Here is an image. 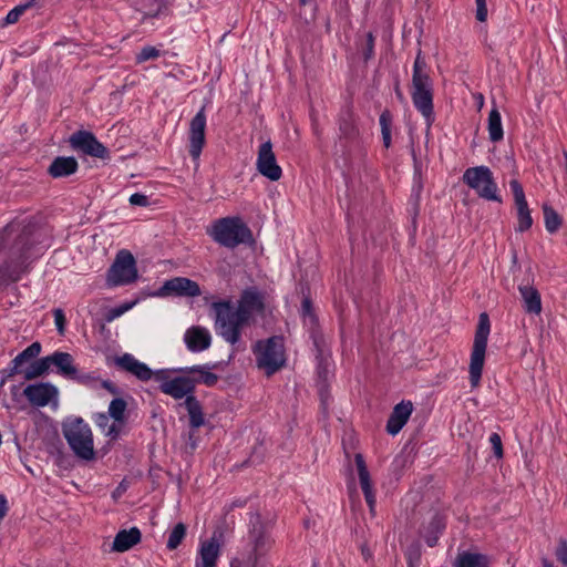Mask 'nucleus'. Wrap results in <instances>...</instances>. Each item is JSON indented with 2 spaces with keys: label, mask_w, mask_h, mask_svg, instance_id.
<instances>
[{
  "label": "nucleus",
  "mask_w": 567,
  "mask_h": 567,
  "mask_svg": "<svg viewBox=\"0 0 567 567\" xmlns=\"http://www.w3.org/2000/svg\"><path fill=\"white\" fill-rule=\"evenodd\" d=\"M463 181L471 188L475 189L480 197L487 200H498L497 186L488 167L476 166L467 168L463 175Z\"/></svg>",
  "instance_id": "nucleus-8"
},
{
  "label": "nucleus",
  "mask_w": 567,
  "mask_h": 567,
  "mask_svg": "<svg viewBox=\"0 0 567 567\" xmlns=\"http://www.w3.org/2000/svg\"><path fill=\"white\" fill-rule=\"evenodd\" d=\"M94 421L104 435L110 437V440H116L123 430V425L118 421H111V416L106 413L96 414Z\"/></svg>",
  "instance_id": "nucleus-26"
},
{
  "label": "nucleus",
  "mask_w": 567,
  "mask_h": 567,
  "mask_svg": "<svg viewBox=\"0 0 567 567\" xmlns=\"http://www.w3.org/2000/svg\"><path fill=\"white\" fill-rule=\"evenodd\" d=\"M137 278L138 271L134 256L126 249L120 250L107 270V286H126L136 281Z\"/></svg>",
  "instance_id": "nucleus-7"
},
{
  "label": "nucleus",
  "mask_w": 567,
  "mask_h": 567,
  "mask_svg": "<svg viewBox=\"0 0 567 567\" xmlns=\"http://www.w3.org/2000/svg\"><path fill=\"white\" fill-rule=\"evenodd\" d=\"M7 499L4 496L0 495V519H2L7 514Z\"/></svg>",
  "instance_id": "nucleus-56"
},
{
  "label": "nucleus",
  "mask_w": 567,
  "mask_h": 567,
  "mask_svg": "<svg viewBox=\"0 0 567 567\" xmlns=\"http://www.w3.org/2000/svg\"><path fill=\"white\" fill-rule=\"evenodd\" d=\"M45 248V245H42L41 247H39V250H42Z\"/></svg>",
  "instance_id": "nucleus-62"
},
{
  "label": "nucleus",
  "mask_w": 567,
  "mask_h": 567,
  "mask_svg": "<svg viewBox=\"0 0 567 567\" xmlns=\"http://www.w3.org/2000/svg\"><path fill=\"white\" fill-rule=\"evenodd\" d=\"M301 313L303 318L305 324L315 326L316 324V316L312 310L311 301L308 298L302 300L301 305Z\"/></svg>",
  "instance_id": "nucleus-41"
},
{
  "label": "nucleus",
  "mask_w": 567,
  "mask_h": 567,
  "mask_svg": "<svg viewBox=\"0 0 567 567\" xmlns=\"http://www.w3.org/2000/svg\"><path fill=\"white\" fill-rule=\"evenodd\" d=\"M391 122H392V115L389 110H384L380 115V125H381V133H382V140L383 144L386 148L391 145Z\"/></svg>",
  "instance_id": "nucleus-37"
},
{
  "label": "nucleus",
  "mask_w": 567,
  "mask_h": 567,
  "mask_svg": "<svg viewBox=\"0 0 567 567\" xmlns=\"http://www.w3.org/2000/svg\"><path fill=\"white\" fill-rule=\"evenodd\" d=\"M215 312V330L226 342L237 344L241 339V329L249 322L235 308L231 300H220L212 303Z\"/></svg>",
  "instance_id": "nucleus-3"
},
{
  "label": "nucleus",
  "mask_w": 567,
  "mask_h": 567,
  "mask_svg": "<svg viewBox=\"0 0 567 567\" xmlns=\"http://www.w3.org/2000/svg\"><path fill=\"white\" fill-rule=\"evenodd\" d=\"M79 169V163L73 156L55 157L47 172L52 178H64L75 174Z\"/></svg>",
  "instance_id": "nucleus-22"
},
{
  "label": "nucleus",
  "mask_w": 567,
  "mask_h": 567,
  "mask_svg": "<svg viewBox=\"0 0 567 567\" xmlns=\"http://www.w3.org/2000/svg\"><path fill=\"white\" fill-rule=\"evenodd\" d=\"M518 291L522 297L524 310L529 315H540L542 298L538 290L534 286L520 285Z\"/></svg>",
  "instance_id": "nucleus-24"
},
{
  "label": "nucleus",
  "mask_w": 567,
  "mask_h": 567,
  "mask_svg": "<svg viewBox=\"0 0 567 567\" xmlns=\"http://www.w3.org/2000/svg\"><path fill=\"white\" fill-rule=\"evenodd\" d=\"M42 231L33 226L24 227L21 233L18 234L14 248L20 252L21 257L28 258V251L42 244Z\"/></svg>",
  "instance_id": "nucleus-19"
},
{
  "label": "nucleus",
  "mask_w": 567,
  "mask_h": 567,
  "mask_svg": "<svg viewBox=\"0 0 567 567\" xmlns=\"http://www.w3.org/2000/svg\"><path fill=\"white\" fill-rule=\"evenodd\" d=\"M542 565L543 567H555L554 564L546 558L542 560Z\"/></svg>",
  "instance_id": "nucleus-58"
},
{
  "label": "nucleus",
  "mask_w": 567,
  "mask_h": 567,
  "mask_svg": "<svg viewBox=\"0 0 567 567\" xmlns=\"http://www.w3.org/2000/svg\"><path fill=\"white\" fill-rule=\"evenodd\" d=\"M185 535L186 526L183 523L176 524L168 535L167 548L171 550L176 549L183 542Z\"/></svg>",
  "instance_id": "nucleus-36"
},
{
  "label": "nucleus",
  "mask_w": 567,
  "mask_h": 567,
  "mask_svg": "<svg viewBox=\"0 0 567 567\" xmlns=\"http://www.w3.org/2000/svg\"><path fill=\"white\" fill-rule=\"evenodd\" d=\"M206 115L205 106L192 118L189 124V154L194 161L200 156L205 145Z\"/></svg>",
  "instance_id": "nucleus-13"
},
{
  "label": "nucleus",
  "mask_w": 567,
  "mask_h": 567,
  "mask_svg": "<svg viewBox=\"0 0 567 567\" xmlns=\"http://www.w3.org/2000/svg\"><path fill=\"white\" fill-rule=\"evenodd\" d=\"M22 393L33 406L58 405L59 390L52 383L39 382L29 384L22 390Z\"/></svg>",
  "instance_id": "nucleus-10"
},
{
  "label": "nucleus",
  "mask_w": 567,
  "mask_h": 567,
  "mask_svg": "<svg viewBox=\"0 0 567 567\" xmlns=\"http://www.w3.org/2000/svg\"><path fill=\"white\" fill-rule=\"evenodd\" d=\"M125 410L126 402L121 398H116L111 401L107 415H110L113 420L118 421L124 426Z\"/></svg>",
  "instance_id": "nucleus-35"
},
{
  "label": "nucleus",
  "mask_w": 567,
  "mask_h": 567,
  "mask_svg": "<svg viewBox=\"0 0 567 567\" xmlns=\"http://www.w3.org/2000/svg\"><path fill=\"white\" fill-rule=\"evenodd\" d=\"M16 233H18V228L14 225H8L3 230L7 238L12 237Z\"/></svg>",
  "instance_id": "nucleus-57"
},
{
  "label": "nucleus",
  "mask_w": 567,
  "mask_h": 567,
  "mask_svg": "<svg viewBox=\"0 0 567 567\" xmlns=\"http://www.w3.org/2000/svg\"><path fill=\"white\" fill-rule=\"evenodd\" d=\"M395 93L400 100H403V94L401 93L399 85L395 86Z\"/></svg>",
  "instance_id": "nucleus-59"
},
{
  "label": "nucleus",
  "mask_w": 567,
  "mask_h": 567,
  "mask_svg": "<svg viewBox=\"0 0 567 567\" xmlns=\"http://www.w3.org/2000/svg\"><path fill=\"white\" fill-rule=\"evenodd\" d=\"M339 130L343 137L352 140L358 135L354 114L351 107L342 111L340 116Z\"/></svg>",
  "instance_id": "nucleus-29"
},
{
  "label": "nucleus",
  "mask_w": 567,
  "mask_h": 567,
  "mask_svg": "<svg viewBox=\"0 0 567 567\" xmlns=\"http://www.w3.org/2000/svg\"><path fill=\"white\" fill-rule=\"evenodd\" d=\"M115 365L140 381L146 382L153 379V370L144 362L138 361L133 354L124 353L114 359Z\"/></svg>",
  "instance_id": "nucleus-14"
},
{
  "label": "nucleus",
  "mask_w": 567,
  "mask_h": 567,
  "mask_svg": "<svg viewBox=\"0 0 567 567\" xmlns=\"http://www.w3.org/2000/svg\"><path fill=\"white\" fill-rule=\"evenodd\" d=\"M488 558L483 554L462 551L457 555L454 567H487Z\"/></svg>",
  "instance_id": "nucleus-28"
},
{
  "label": "nucleus",
  "mask_w": 567,
  "mask_h": 567,
  "mask_svg": "<svg viewBox=\"0 0 567 567\" xmlns=\"http://www.w3.org/2000/svg\"><path fill=\"white\" fill-rule=\"evenodd\" d=\"M50 367L53 365L56 372L65 379L76 377V367L73 357L68 352L55 351L48 355Z\"/></svg>",
  "instance_id": "nucleus-23"
},
{
  "label": "nucleus",
  "mask_w": 567,
  "mask_h": 567,
  "mask_svg": "<svg viewBox=\"0 0 567 567\" xmlns=\"http://www.w3.org/2000/svg\"><path fill=\"white\" fill-rule=\"evenodd\" d=\"M62 433L74 455L83 461L95 460L94 440L90 425L80 416H70L62 423Z\"/></svg>",
  "instance_id": "nucleus-2"
},
{
  "label": "nucleus",
  "mask_w": 567,
  "mask_h": 567,
  "mask_svg": "<svg viewBox=\"0 0 567 567\" xmlns=\"http://www.w3.org/2000/svg\"><path fill=\"white\" fill-rule=\"evenodd\" d=\"M518 225L517 230L518 231H525L530 228L533 225L532 215H518Z\"/></svg>",
  "instance_id": "nucleus-53"
},
{
  "label": "nucleus",
  "mask_w": 567,
  "mask_h": 567,
  "mask_svg": "<svg viewBox=\"0 0 567 567\" xmlns=\"http://www.w3.org/2000/svg\"><path fill=\"white\" fill-rule=\"evenodd\" d=\"M171 371L163 369L153 371V378L159 382V385H163L165 382L172 381L173 378L169 377Z\"/></svg>",
  "instance_id": "nucleus-52"
},
{
  "label": "nucleus",
  "mask_w": 567,
  "mask_h": 567,
  "mask_svg": "<svg viewBox=\"0 0 567 567\" xmlns=\"http://www.w3.org/2000/svg\"><path fill=\"white\" fill-rule=\"evenodd\" d=\"M22 365L23 363L20 362L17 358H14L11 362H10V365L7 368V369H3L1 371V381H0V386H3L4 383L12 377H14L16 374H19V373H22L23 374V371L24 369H22Z\"/></svg>",
  "instance_id": "nucleus-39"
},
{
  "label": "nucleus",
  "mask_w": 567,
  "mask_h": 567,
  "mask_svg": "<svg viewBox=\"0 0 567 567\" xmlns=\"http://www.w3.org/2000/svg\"><path fill=\"white\" fill-rule=\"evenodd\" d=\"M301 4H306L308 0H299Z\"/></svg>",
  "instance_id": "nucleus-61"
},
{
  "label": "nucleus",
  "mask_w": 567,
  "mask_h": 567,
  "mask_svg": "<svg viewBox=\"0 0 567 567\" xmlns=\"http://www.w3.org/2000/svg\"><path fill=\"white\" fill-rule=\"evenodd\" d=\"M69 144L74 151L82 152L92 157L101 159L110 157L109 150L90 131L80 130L74 132L69 137Z\"/></svg>",
  "instance_id": "nucleus-9"
},
{
  "label": "nucleus",
  "mask_w": 567,
  "mask_h": 567,
  "mask_svg": "<svg viewBox=\"0 0 567 567\" xmlns=\"http://www.w3.org/2000/svg\"><path fill=\"white\" fill-rule=\"evenodd\" d=\"M163 393L171 395L174 399H183L193 396L195 390V381L188 377H175L169 382L159 385Z\"/></svg>",
  "instance_id": "nucleus-18"
},
{
  "label": "nucleus",
  "mask_w": 567,
  "mask_h": 567,
  "mask_svg": "<svg viewBox=\"0 0 567 567\" xmlns=\"http://www.w3.org/2000/svg\"><path fill=\"white\" fill-rule=\"evenodd\" d=\"M184 341L192 352H202L210 347L212 336L204 327H190L186 330Z\"/></svg>",
  "instance_id": "nucleus-20"
},
{
  "label": "nucleus",
  "mask_w": 567,
  "mask_h": 567,
  "mask_svg": "<svg viewBox=\"0 0 567 567\" xmlns=\"http://www.w3.org/2000/svg\"><path fill=\"white\" fill-rule=\"evenodd\" d=\"M412 101L416 110L425 117L430 126L434 121L433 83L427 72V64L419 50L413 64Z\"/></svg>",
  "instance_id": "nucleus-1"
},
{
  "label": "nucleus",
  "mask_w": 567,
  "mask_h": 567,
  "mask_svg": "<svg viewBox=\"0 0 567 567\" xmlns=\"http://www.w3.org/2000/svg\"><path fill=\"white\" fill-rule=\"evenodd\" d=\"M212 239L226 248H235L252 241V234L238 216H226L216 219L208 228Z\"/></svg>",
  "instance_id": "nucleus-4"
},
{
  "label": "nucleus",
  "mask_w": 567,
  "mask_h": 567,
  "mask_svg": "<svg viewBox=\"0 0 567 567\" xmlns=\"http://www.w3.org/2000/svg\"><path fill=\"white\" fill-rule=\"evenodd\" d=\"M373 48H374V37L371 32L368 33L367 35V44H365V49L363 51V56H364V60L368 61L372 58L373 55Z\"/></svg>",
  "instance_id": "nucleus-50"
},
{
  "label": "nucleus",
  "mask_w": 567,
  "mask_h": 567,
  "mask_svg": "<svg viewBox=\"0 0 567 567\" xmlns=\"http://www.w3.org/2000/svg\"><path fill=\"white\" fill-rule=\"evenodd\" d=\"M509 187L513 194L517 213H530L528 209L527 200L522 184L517 179H512L509 182Z\"/></svg>",
  "instance_id": "nucleus-33"
},
{
  "label": "nucleus",
  "mask_w": 567,
  "mask_h": 567,
  "mask_svg": "<svg viewBox=\"0 0 567 567\" xmlns=\"http://www.w3.org/2000/svg\"><path fill=\"white\" fill-rule=\"evenodd\" d=\"M136 302L137 301L125 302L120 305L118 307L111 309L106 316V320L113 321L114 319L121 317L126 311L131 310L136 305Z\"/></svg>",
  "instance_id": "nucleus-43"
},
{
  "label": "nucleus",
  "mask_w": 567,
  "mask_h": 567,
  "mask_svg": "<svg viewBox=\"0 0 567 567\" xmlns=\"http://www.w3.org/2000/svg\"><path fill=\"white\" fill-rule=\"evenodd\" d=\"M71 380H74V381L79 382L80 384H83L86 386H93L97 382L99 379L96 377H94L93 374H89V373L80 374L76 371V377H72Z\"/></svg>",
  "instance_id": "nucleus-47"
},
{
  "label": "nucleus",
  "mask_w": 567,
  "mask_h": 567,
  "mask_svg": "<svg viewBox=\"0 0 567 567\" xmlns=\"http://www.w3.org/2000/svg\"><path fill=\"white\" fill-rule=\"evenodd\" d=\"M128 200L132 205H135V206H141V207L148 206V197L146 195H143L140 193H135V194L131 195Z\"/></svg>",
  "instance_id": "nucleus-51"
},
{
  "label": "nucleus",
  "mask_w": 567,
  "mask_h": 567,
  "mask_svg": "<svg viewBox=\"0 0 567 567\" xmlns=\"http://www.w3.org/2000/svg\"><path fill=\"white\" fill-rule=\"evenodd\" d=\"M257 171L268 179L276 182L282 175L281 167L277 164L276 155L270 141L262 143L258 150L256 162Z\"/></svg>",
  "instance_id": "nucleus-12"
},
{
  "label": "nucleus",
  "mask_w": 567,
  "mask_h": 567,
  "mask_svg": "<svg viewBox=\"0 0 567 567\" xmlns=\"http://www.w3.org/2000/svg\"><path fill=\"white\" fill-rule=\"evenodd\" d=\"M142 534L137 527L120 530L113 540L112 550L124 553L141 542Z\"/></svg>",
  "instance_id": "nucleus-25"
},
{
  "label": "nucleus",
  "mask_w": 567,
  "mask_h": 567,
  "mask_svg": "<svg viewBox=\"0 0 567 567\" xmlns=\"http://www.w3.org/2000/svg\"><path fill=\"white\" fill-rule=\"evenodd\" d=\"M101 384L110 393H112V394H117L118 393V389H117V386L113 382H111L109 380H105V381H102Z\"/></svg>",
  "instance_id": "nucleus-54"
},
{
  "label": "nucleus",
  "mask_w": 567,
  "mask_h": 567,
  "mask_svg": "<svg viewBox=\"0 0 567 567\" xmlns=\"http://www.w3.org/2000/svg\"><path fill=\"white\" fill-rule=\"evenodd\" d=\"M544 213H555L551 208H549L547 205H544Z\"/></svg>",
  "instance_id": "nucleus-60"
},
{
  "label": "nucleus",
  "mask_w": 567,
  "mask_h": 567,
  "mask_svg": "<svg viewBox=\"0 0 567 567\" xmlns=\"http://www.w3.org/2000/svg\"><path fill=\"white\" fill-rule=\"evenodd\" d=\"M563 224L560 215H545V226L549 233H555Z\"/></svg>",
  "instance_id": "nucleus-45"
},
{
  "label": "nucleus",
  "mask_w": 567,
  "mask_h": 567,
  "mask_svg": "<svg viewBox=\"0 0 567 567\" xmlns=\"http://www.w3.org/2000/svg\"><path fill=\"white\" fill-rule=\"evenodd\" d=\"M489 443L493 447L494 455L497 458H502L504 453H503L502 439H501L499 434L492 433L489 436Z\"/></svg>",
  "instance_id": "nucleus-46"
},
{
  "label": "nucleus",
  "mask_w": 567,
  "mask_h": 567,
  "mask_svg": "<svg viewBox=\"0 0 567 567\" xmlns=\"http://www.w3.org/2000/svg\"><path fill=\"white\" fill-rule=\"evenodd\" d=\"M220 556V543L212 537L202 540L198 546L195 567H216Z\"/></svg>",
  "instance_id": "nucleus-17"
},
{
  "label": "nucleus",
  "mask_w": 567,
  "mask_h": 567,
  "mask_svg": "<svg viewBox=\"0 0 567 567\" xmlns=\"http://www.w3.org/2000/svg\"><path fill=\"white\" fill-rule=\"evenodd\" d=\"M555 554H556L558 561L564 567H567V539H565L563 537L558 539V545H557Z\"/></svg>",
  "instance_id": "nucleus-44"
},
{
  "label": "nucleus",
  "mask_w": 567,
  "mask_h": 567,
  "mask_svg": "<svg viewBox=\"0 0 567 567\" xmlns=\"http://www.w3.org/2000/svg\"><path fill=\"white\" fill-rule=\"evenodd\" d=\"M235 308L250 322L254 316L264 313L265 293L256 287H249L241 292Z\"/></svg>",
  "instance_id": "nucleus-11"
},
{
  "label": "nucleus",
  "mask_w": 567,
  "mask_h": 567,
  "mask_svg": "<svg viewBox=\"0 0 567 567\" xmlns=\"http://www.w3.org/2000/svg\"><path fill=\"white\" fill-rule=\"evenodd\" d=\"M491 331V322L487 313L480 315L478 324L475 331L473 348L470 360V383L472 388H477L481 382L483 367L485 362V352Z\"/></svg>",
  "instance_id": "nucleus-6"
},
{
  "label": "nucleus",
  "mask_w": 567,
  "mask_h": 567,
  "mask_svg": "<svg viewBox=\"0 0 567 567\" xmlns=\"http://www.w3.org/2000/svg\"><path fill=\"white\" fill-rule=\"evenodd\" d=\"M53 316H54V323H55L56 330L59 331L60 334H63L64 328H65V316H64L63 310L54 309Z\"/></svg>",
  "instance_id": "nucleus-48"
},
{
  "label": "nucleus",
  "mask_w": 567,
  "mask_h": 567,
  "mask_svg": "<svg viewBox=\"0 0 567 567\" xmlns=\"http://www.w3.org/2000/svg\"><path fill=\"white\" fill-rule=\"evenodd\" d=\"M161 55L159 50L155 47H144L141 52L136 55V63H143L148 60L157 59Z\"/></svg>",
  "instance_id": "nucleus-42"
},
{
  "label": "nucleus",
  "mask_w": 567,
  "mask_h": 567,
  "mask_svg": "<svg viewBox=\"0 0 567 567\" xmlns=\"http://www.w3.org/2000/svg\"><path fill=\"white\" fill-rule=\"evenodd\" d=\"M202 293L199 285L185 277L166 280L162 287V295L197 297Z\"/></svg>",
  "instance_id": "nucleus-15"
},
{
  "label": "nucleus",
  "mask_w": 567,
  "mask_h": 567,
  "mask_svg": "<svg viewBox=\"0 0 567 567\" xmlns=\"http://www.w3.org/2000/svg\"><path fill=\"white\" fill-rule=\"evenodd\" d=\"M176 371L186 373H198V378L193 379L195 381V384L203 383L207 386H213L218 381V375L213 373L210 371V367L208 365H194L189 368L177 369Z\"/></svg>",
  "instance_id": "nucleus-27"
},
{
  "label": "nucleus",
  "mask_w": 567,
  "mask_h": 567,
  "mask_svg": "<svg viewBox=\"0 0 567 567\" xmlns=\"http://www.w3.org/2000/svg\"><path fill=\"white\" fill-rule=\"evenodd\" d=\"M429 528L433 532V536H426V544L430 547H433L437 542V535L441 534L445 528V518L440 514H435L430 523Z\"/></svg>",
  "instance_id": "nucleus-34"
},
{
  "label": "nucleus",
  "mask_w": 567,
  "mask_h": 567,
  "mask_svg": "<svg viewBox=\"0 0 567 567\" xmlns=\"http://www.w3.org/2000/svg\"><path fill=\"white\" fill-rule=\"evenodd\" d=\"M10 392H11L12 400L16 402H18L20 400L21 395H23L20 385H12L10 389Z\"/></svg>",
  "instance_id": "nucleus-55"
},
{
  "label": "nucleus",
  "mask_w": 567,
  "mask_h": 567,
  "mask_svg": "<svg viewBox=\"0 0 567 567\" xmlns=\"http://www.w3.org/2000/svg\"><path fill=\"white\" fill-rule=\"evenodd\" d=\"M34 3V0H31V1H28L25 3H22V4H19L17 7H14L12 10H10L7 14V17L4 18V21L2 23V25H7V24H12V23H16L20 17L29 9L33 6Z\"/></svg>",
  "instance_id": "nucleus-38"
},
{
  "label": "nucleus",
  "mask_w": 567,
  "mask_h": 567,
  "mask_svg": "<svg viewBox=\"0 0 567 567\" xmlns=\"http://www.w3.org/2000/svg\"><path fill=\"white\" fill-rule=\"evenodd\" d=\"M45 248V245H42L41 247H39V250H42Z\"/></svg>",
  "instance_id": "nucleus-63"
},
{
  "label": "nucleus",
  "mask_w": 567,
  "mask_h": 567,
  "mask_svg": "<svg viewBox=\"0 0 567 567\" xmlns=\"http://www.w3.org/2000/svg\"><path fill=\"white\" fill-rule=\"evenodd\" d=\"M488 134L489 140L494 143L503 140L504 132L502 126L501 114L497 109H493L488 115Z\"/></svg>",
  "instance_id": "nucleus-31"
},
{
  "label": "nucleus",
  "mask_w": 567,
  "mask_h": 567,
  "mask_svg": "<svg viewBox=\"0 0 567 567\" xmlns=\"http://www.w3.org/2000/svg\"><path fill=\"white\" fill-rule=\"evenodd\" d=\"M50 369L48 357H43L34 362H32L27 369L23 371L24 380H33L45 374Z\"/></svg>",
  "instance_id": "nucleus-32"
},
{
  "label": "nucleus",
  "mask_w": 567,
  "mask_h": 567,
  "mask_svg": "<svg viewBox=\"0 0 567 567\" xmlns=\"http://www.w3.org/2000/svg\"><path fill=\"white\" fill-rule=\"evenodd\" d=\"M354 462H355V466H357L359 483H360L361 489L364 494L365 502H367L370 511L374 512L375 504H377L375 493H374L371 475H370V472L365 464V461L363 458V455L361 453H357L354 456Z\"/></svg>",
  "instance_id": "nucleus-16"
},
{
  "label": "nucleus",
  "mask_w": 567,
  "mask_h": 567,
  "mask_svg": "<svg viewBox=\"0 0 567 567\" xmlns=\"http://www.w3.org/2000/svg\"><path fill=\"white\" fill-rule=\"evenodd\" d=\"M252 352L256 357V363L267 375H271L280 370L286 362L284 339L281 337H271L267 340H259L255 343Z\"/></svg>",
  "instance_id": "nucleus-5"
},
{
  "label": "nucleus",
  "mask_w": 567,
  "mask_h": 567,
  "mask_svg": "<svg viewBox=\"0 0 567 567\" xmlns=\"http://www.w3.org/2000/svg\"><path fill=\"white\" fill-rule=\"evenodd\" d=\"M40 352L41 344L39 342H33L29 347H27L22 352H20L16 358L20 362L24 363L38 357Z\"/></svg>",
  "instance_id": "nucleus-40"
},
{
  "label": "nucleus",
  "mask_w": 567,
  "mask_h": 567,
  "mask_svg": "<svg viewBox=\"0 0 567 567\" xmlns=\"http://www.w3.org/2000/svg\"><path fill=\"white\" fill-rule=\"evenodd\" d=\"M45 248V245H42L41 247H39V250H42Z\"/></svg>",
  "instance_id": "nucleus-64"
},
{
  "label": "nucleus",
  "mask_w": 567,
  "mask_h": 567,
  "mask_svg": "<svg viewBox=\"0 0 567 567\" xmlns=\"http://www.w3.org/2000/svg\"><path fill=\"white\" fill-rule=\"evenodd\" d=\"M413 411V405L410 401H402L396 404L388 420L386 431L388 433L395 435L408 422Z\"/></svg>",
  "instance_id": "nucleus-21"
},
{
  "label": "nucleus",
  "mask_w": 567,
  "mask_h": 567,
  "mask_svg": "<svg viewBox=\"0 0 567 567\" xmlns=\"http://www.w3.org/2000/svg\"><path fill=\"white\" fill-rule=\"evenodd\" d=\"M476 2V19L480 22H485L487 19L486 0H475Z\"/></svg>",
  "instance_id": "nucleus-49"
},
{
  "label": "nucleus",
  "mask_w": 567,
  "mask_h": 567,
  "mask_svg": "<svg viewBox=\"0 0 567 567\" xmlns=\"http://www.w3.org/2000/svg\"><path fill=\"white\" fill-rule=\"evenodd\" d=\"M185 406L189 415L190 426L194 429L202 426L204 424V414L202 406L195 396H187L185 400Z\"/></svg>",
  "instance_id": "nucleus-30"
}]
</instances>
